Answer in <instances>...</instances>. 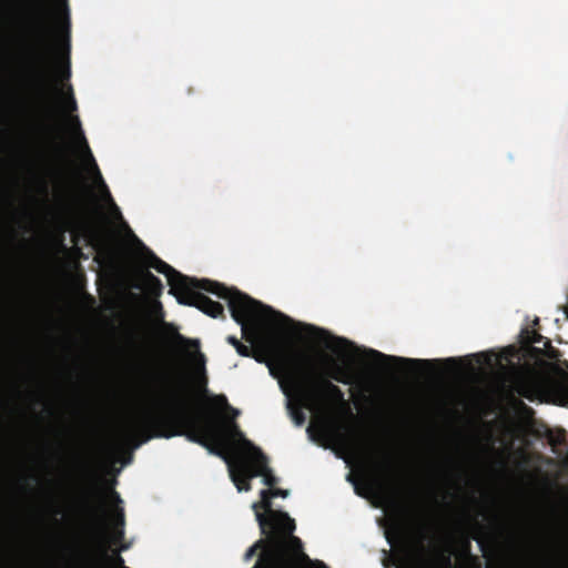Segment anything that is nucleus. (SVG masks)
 Returning a JSON list of instances; mask_svg holds the SVG:
<instances>
[{
    "label": "nucleus",
    "mask_w": 568,
    "mask_h": 568,
    "mask_svg": "<svg viewBox=\"0 0 568 568\" xmlns=\"http://www.w3.org/2000/svg\"><path fill=\"white\" fill-rule=\"evenodd\" d=\"M261 500L253 504L261 532L267 537V557L273 568H300L297 562L287 555L288 540L302 548L300 538L293 536L296 528L294 519L287 513L274 510L267 489L261 490Z\"/></svg>",
    "instance_id": "39448f33"
},
{
    "label": "nucleus",
    "mask_w": 568,
    "mask_h": 568,
    "mask_svg": "<svg viewBox=\"0 0 568 568\" xmlns=\"http://www.w3.org/2000/svg\"><path fill=\"white\" fill-rule=\"evenodd\" d=\"M30 12L34 31L33 71L41 95L47 102V113L54 116L53 94L61 90L52 80L53 28L52 16L61 29L70 37V10L68 0H30Z\"/></svg>",
    "instance_id": "20e7f679"
},
{
    "label": "nucleus",
    "mask_w": 568,
    "mask_h": 568,
    "mask_svg": "<svg viewBox=\"0 0 568 568\" xmlns=\"http://www.w3.org/2000/svg\"><path fill=\"white\" fill-rule=\"evenodd\" d=\"M146 263L149 267L166 276L170 286L169 293L174 295L182 305L194 306L204 314L217 318L224 317L223 305L211 300L200 291L212 293L226 301L231 316L242 326L243 337L251 343L253 339L246 335L248 322L257 321L265 314L272 313L275 318L280 320V323H275V325L292 323L288 316L273 311L270 306L262 304L236 288H229L219 282L207 278L197 280L178 272L151 251L148 252Z\"/></svg>",
    "instance_id": "f03ea898"
},
{
    "label": "nucleus",
    "mask_w": 568,
    "mask_h": 568,
    "mask_svg": "<svg viewBox=\"0 0 568 568\" xmlns=\"http://www.w3.org/2000/svg\"><path fill=\"white\" fill-rule=\"evenodd\" d=\"M72 121H73V124L77 126L78 138H79V140H80V145H81V149L83 150L84 156L87 158V160L89 161V163H90L91 168L94 170V172H95V174H97L98 179H99V180H100V182L102 183V185H103V187H104V190H105L106 195H108V196H109V199L112 201V199H111V194H110V192H109V190H108L106 185H105V184H104V182H103V179H102V175H101L100 170H99V168H98V164H97V162H95V160H94V158H93V154H92V152H91V150H90V146H89V144H88V141H87V139H85V136H84V134H83V132H82V130H81L80 120H79V118H78V116H74V118L72 119Z\"/></svg>",
    "instance_id": "9b49d317"
},
{
    "label": "nucleus",
    "mask_w": 568,
    "mask_h": 568,
    "mask_svg": "<svg viewBox=\"0 0 568 568\" xmlns=\"http://www.w3.org/2000/svg\"><path fill=\"white\" fill-rule=\"evenodd\" d=\"M346 346H353V344L348 339L338 336L332 337V342L326 343V347L335 353L342 352V348Z\"/></svg>",
    "instance_id": "4468645a"
},
{
    "label": "nucleus",
    "mask_w": 568,
    "mask_h": 568,
    "mask_svg": "<svg viewBox=\"0 0 568 568\" xmlns=\"http://www.w3.org/2000/svg\"><path fill=\"white\" fill-rule=\"evenodd\" d=\"M291 415H292V418L294 420V423L297 425V426H302L304 423H305V414L302 412L301 408H292L291 409Z\"/></svg>",
    "instance_id": "f3484780"
},
{
    "label": "nucleus",
    "mask_w": 568,
    "mask_h": 568,
    "mask_svg": "<svg viewBox=\"0 0 568 568\" xmlns=\"http://www.w3.org/2000/svg\"><path fill=\"white\" fill-rule=\"evenodd\" d=\"M268 493L271 494L272 497H287L288 496V490H285V489H281V488H273V489H267Z\"/></svg>",
    "instance_id": "4be33fe9"
},
{
    "label": "nucleus",
    "mask_w": 568,
    "mask_h": 568,
    "mask_svg": "<svg viewBox=\"0 0 568 568\" xmlns=\"http://www.w3.org/2000/svg\"><path fill=\"white\" fill-rule=\"evenodd\" d=\"M265 545V541L264 540H258L256 544H254L252 547H250L245 554V559L248 560L251 559L256 550L260 548V547H263Z\"/></svg>",
    "instance_id": "aec40b11"
},
{
    "label": "nucleus",
    "mask_w": 568,
    "mask_h": 568,
    "mask_svg": "<svg viewBox=\"0 0 568 568\" xmlns=\"http://www.w3.org/2000/svg\"><path fill=\"white\" fill-rule=\"evenodd\" d=\"M84 509L104 538L110 529L109 514L103 498L95 490H92L90 496L85 498Z\"/></svg>",
    "instance_id": "0eeeda50"
},
{
    "label": "nucleus",
    "mask_w": 568,
    "mask_h": 568,
    "mask_svg": "<svg viewBox=\"0 0 568 568\" xmlns=\"http://www.w3.org/2000/svg\"><path fill=\"white\" fill-rule=\"evenodd\" d=\"M318 565L321 566V568H327V566L322 561H320Z\"/></svg>",
    "instance_id": "cd10ccee"
},
{
    "label": "nucleus",
    "mask_w": 568,
    "mask_h": 568,
    "mask_svg": "<svg viewBox=\"0 0 568 568\" xmlns=\"http://www.w3.org/2000/svg\"><path fill=\"white\" fill-rule=\"evenodd\" d=\"M141 278L146 288H149L152 293L156 295L161 294L163 288L162 282L150 270L143 268L141 271Z\"/></svg>",
    "instance_id": "ddd939ff"
},
{
    "label": "nucleus",
    "mask_w": 568,
    "mask_h": 568,
    "mask_svg": "<svg viewBox=\"0 0 568 568\" xmlns=\"http://www.w3.org/2000/svg\"><path fill=\"white\" fill-rule=\"evenodd\" d=\"M230 474L233 483L240 491L251 490L250 480L255 477H263L264 485L271 487L272 489L278 480L272 474V470L267 466V457L261 449H256L255 456H248L246 460H243L240 464V469L237 471L231 468Z\"/></svg>",
    "instance_id": "423d86ee"
},
{
    "label": "nucleus",
    "mask_w": 568,
    "mask_h": 568,
    "mask_svg": "<svg viewBox=\"0 0 568 568\" xmlns=\"http://www.w3.org/2000/svg\"><path fill=\"white\" fill-rule=\"evenodd\" d=\"M470 547V540L468 538L465 539V541L462 545V554L471 560H477L478 558L471 554Z\"/></svg>",
    "instance_id": "a211bd4d"
},
{
    "label": "nucleus",
    "mask_w": 568,
    "mask_h": 568,
    "mask_svg": "<svg viewBox=\"0 0 568 568\" xmlns=\"http://www.w3.org/2000/svg\"><path fill=\"white\" fill-rule=\"evenodd\" d=\"M68 90H69V93H68V100H67V109L70 112H73V111L77 110V102H75V99L73 97V91H72L71 85H69Z\"/></svg>",
    "instance_id": "6ab92c4d"
},
{
    "label": "nucleus",
    "mask_w": 568,
    "mask_h": 568,
    "mask_svg": "<svg viewBox=\"0 0 568 568\" xmlns=\"http://www.w3.org/2000/svg\"><path fill=\"white\" fill-rule=\"evenodd\" d=\"M81 229L88 237L90 244L99 253H110L109 239L102 229L87 221L81 223Z\"/></svg>",
    "instance_id": "9d476101"
},
{
    "label": "nucleus",
    "mask_w": 568,
    "mask_h": 568,
    "mask_svg": "<svg viewBox=\"0 0 568 568\" xmlns=\"http://www.w3.org/2000/svg\"><path fill=\"white\" fill-rule=\"evenodd\" d=\"M139 349H140V351H142V349H145V347H144V346H143V347H142V346H139Z\"/></svg>",
    "instance_id": "7c9ffc66"
},
{
    "label": "nucleus",
    "mask_w": 568,
    "mask_h": 568,
    "mask_svg": "<svg viewBox=\"0 0 568 568\" xmlns=\"http://www.w3.org/2000/svg\"><path fill=\"white\" fill-rule=\"evenodd\" d=\"M444 363H445L446 365H448V366H454V365H456V364H457V359H456V358H454V357H449V358H446V359L444 361Z\"/></svg>",
    "instance_id": "b1692460"
},
{
    "label": "nucleus",
    "mask_w": 568,
    "mask_h": 568,
    "mask_svg": "<svg viewBox=\"0 0 568 568\" xmlns=\"http://www.w3.org/2000/svg\"><path fill=\"white\" fill-rule=\"evenodd\" d=\"M227 342L235 347L239 355L244 357L251 356V348L241 343L235 336H229Z\"/></svg>",
    "instance_id": "dca6fc26"
},
{
    "label": "nucleus",
    "mask_w": 568,
    "mask_h": 568,
    "mask_svg": "<svg viewBox=\"0 0 568 568\" xmlns=\"http://www.w3.org/2000/svg\"><path fill=\"white\" fill-rule=\"evenodd\" d=\"M280 362L302 407L321 410L338 405L353 416L343 390L332 382L353 383V369L348 364L328 357L329 369L324 375L313 368L306 369L297 356L282 355Z\"/></svg>",
    "instance_id": "7ed1b4c3"
},
{
    "label": "nucleus",
    "mask_w": 568,
    "mask_h": 568,
    "mask_svg": "<svg viewBox=\"0 0 568 568\" xmlns=\"http://www.w3.org/2000/svg\"><path fill=\"white\" fill-rule=\"evenodd\" d=\"M521 337L526 345L537 344L542 341V336L539 333L536 331H529L528 328L523 329Z\"/></svg>",
    "instance_id": "2eb2a0df"
},
{
    "label": "nucleus",
    "mask_w": 568,
    "mask_h": 568,
    "mask_svg": "<svg viewBox=\"0 0 568 568\" xmlns=\"http://www.w3.org/2000/svg\"><path fill=\"white\" fill-rule=\"evenodd\" d=\"M538 379L530 373L516 372L510 379V393L534 402L540 395Z\"/></svg>",
    "instance_id": "6e6552de"
},
{
    "label": "nucleus",
    "mask_w": 568,
    "mask_h": 568,
    "mask_svg": "<svg viewBox=\"0 0 568 568\" xmlns=\"http://www.w3.org/2000/svg\"><path fill=\"white\" fill-rule=\"evenodd\" d=\"M153 310L172 343L181 346L194 359L195 365L191 378L180 375L172 379L171 387L161 393V405L135 417L130 423V429L142 437V443L153 437L185 436L217 455L233 452L241 456V463L248 456H255L260 448L245 437L234 420L213 416L200 418L191 412L194 399L205 397L213 407L230 410L234 417L239 415V410L229 404L225 395L210 394L205 356L200 351V341L185 337L173 324L163 322L164 314L160 302L154 304Z\"/></svg>",
    "instance_id": "f257e3e1"
},
{
    "label": "nucleus",
    "mask_w": 568,
    "mask_h": 568,
    "mask_svg": "<svg viewBox=\"0 0 568 568\" xmlns=\"http://www.w3.org/2000/svg\"><path fill=\"white\" fill-rule=\"evenodd\" d=\"M261 560L264 561L266 568H273L268 561V557H267V550H264L262 557H261Z\"/></svg>",
    "instance_id": "5701e85b"
},
{
    "label": "nucleus",
    "mask_w": 568,
    "mask_h": 568,
    "mask_svg": "<svg viewBox=\"0 0 568 568\" xmlns=\"http://www.w3.org/2000/svg\"><path fill=\"white\" fill-rule=\"evenodd\" d=\"M471 538L478 542V545H479V547H480V550H481L484 554H486L487 548H488V541H486V540L484 539V537H483V536H480V534L473 535V537H471Z\"/></svg>",
    "instance_id": "412c9836"
},
{
    "label": "nucleus",
    "mask_w": 568,
    "mask_h": 568,
    "mask_svg": "<svg viewBox=\"0 0 568 568\" xmlns=\"http://www.w3.org/2000/svg\"><path fill=\"white\" fill-rule=\"evenodd\" d=\"M368 355L383 363H400L407 368H429L442 364L439 359L404 358L385 355L376 349H368Z\"/></svg>",
    "instance_id": "1a4fd4ad"
},
{
    "label": "nucleus",
    "mask_w": 568,
    "mask_h": 568,
    "mask_svg": "<svg viewBox=\"0 0 568 568\" xmlns=\"http://www.w3.org/2000/svg\"><path fill=\"white\" fill-rule=\"evenodd\" d=\"M69 78H70V67L68 65L67 70H65L64 79H69Z\"/></svg>",
    "instance_id": "bb28decb"
},
{
    "label": "nucleus",
    "mask_w": 568,
    "mask_h": 568,
    "mask_svg": "<svg viewBox=\"0 0 568 568\" xmlns=\"http://www.w3.org/2000/svg\"><path fill=\"white\" fill-rule=\"evenodd\" d=\"M112 534L114 542L121 541L124 538V510L116 506L114 515L111 518Z\"/></svg>",
    "instance_id": "f8f14e48"
},
{
    "label": "nucleus",
    "mask_w": 568,
    "mask_h": 568,
    "mask_svg": "<svg viewBox=\"0 0 568 568\" xmlns=\"http://www.w3.org/2000/svg\"><path fill=\"white\" fill-rule=\"evenodd\" d=\"M444 561L446 565H450V552H448V555L444 557Z\"/></svg>",
    "instance_id": "a878e982"
},
{
    "label": "nucleus",
    "mask_w": 568,
    "mask_h": 568,
    "mask_svg": "<svg viewBox=\"0 0 568 568\" xmlns=\"http://www.w3.org/2000/svg\"><path fill=\"white\" fill-rule=\"evenodd\" d=\"M303 558L306 559V560H310V558L307 557V555H303Z\"/></svg>",
    "instance_id": "c756f323"
},
{
    "label": "nucleus",
    "mask_w": 568,
    "mask_h": 568,
    "mask_svg": "<svg viewBox=\"0 0 568 568\" xmlns=\"http://www.w3.org/2000/svg\"><path fill=\"white\" fill-rule=\"evenodd\" d=\"M355 490H356V494L362 495V494L359 493L358 487H356V488H355Z\"/></svg>",
    "instance_id": "c85d7f7f"
},
{
    "label": "nucleus",
    "mask_w": 568,
    "mask_h": 568,
    "mask_svg": "<svg viewBox=\"0 0 568 568\" xmlns=\"http://www.w3.org/2000/svg\"><path fill=\"white\" fill-rule=\"evenodd\" d=\"M111 496L115 500V503H119V504L122 503V500L116 491L112 490Z\"/></svg>",
    "instance_id": "393cba45"
}]
</instances>
